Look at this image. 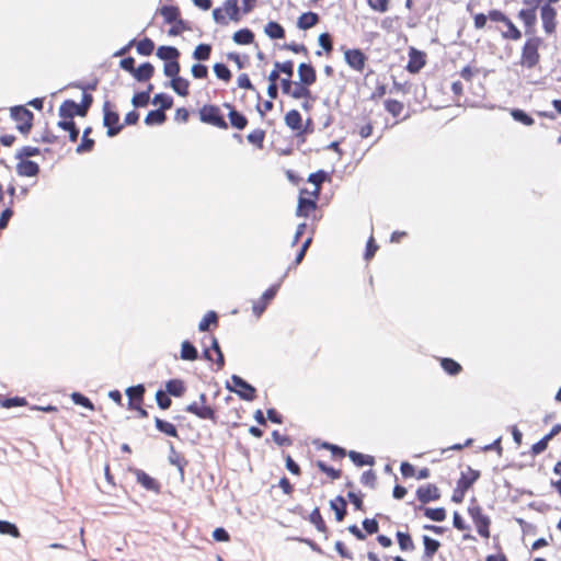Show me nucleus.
Returning a JSON list of instances; mask_svg holds the SVG:
<instances>
[{"mask_svg":"<svg viewBox=\"0 0 561 561\" xmlns=\"http://www.w3.org/2000/svg\"><path fill=\"white\" fill-rule=\"evenodd\" d=\"M231 381L234 386V388H228L232 391H234L241 399L247 401H253L256 398V390L253 386L248 383L245 380H243L241 377L233 375L231 377Z\"/></svg>","mask_w":561,"mask_h":561,"instance_id":"4468645a","label":"nucleus"},{"mask_svg":"<svg viewBox=\"0 0 561 561\" xmlns=\"http://www.w3.org/2000/svg\"><path fill=\"white\" fill-rule=\"evenodd\" d=\"M10 116L15 122L16 129L27 135L33 126L34 115L25 105H16L10 108Z\"/></svg>","mask_w":561,"mask_h":561,"instance_id":"20e7f679","label":"nucleus"},{"mask_svg":"<svg viewBox=\"0 0 561 561\" xmlns=\"http://www.w3.org/2000/svg\"><path fill=\"white\" fill-rule=\"evenodd\" d=\"M317 202L314 201V196L312 198H305L299 197L298 198V205L296 209V215L298 217H310L316 210H317Z\"/></svg>","mask_w":561,"mask_h":561,"instance_id":"5701e85b","label":"nucleus"},{"mask_svg":"<svg viewBox=\"0 0 561 561\" xmlns=\"http://www.w3.org/2000/svg\"><path fill=\"white\" fill-rule=\"evenodd\" d=\"M424 515L434 520V522H443L446 519V510L444 507H425L424 508Z\"/></svg>","mask_w":561,"mask_h":561,"instance_id":"09e8293b","label":"nucleus"},{"mask_svg":"<svg viewBox=\"0 0 561 561\" xmlns=\"http://www.w3.org/2000/svg\"><path fill=\"white\" fill-rule=\"evenodd\" d=\"M480 476L481 473L479 470L467 467V469L461 472L460 478L457 480V485L468 491L480 478Z\"/></svg>","mask_w":561,"mask_h":561,"instance_id":"b1692460","label":"nucleus"},{"mask_svg":"<svg viewBox=\"0 0 561 561\" xmlns=\"http://www.w3.org/2000/svg\"><path fill=\"white\" fill-rule=\"evenodd\" d=\"M136 48L139 55L150 56L153 53L154 44L150 38L145 37L137 43Z\"/></svg>","mask_w":561,"mask_h":561,"instance_id":"8fccbe9b","label":"nucleus"},{"mask_svg":"<svg viewBox=\"0 0 561 561\" xmlns=\"http://www.w3.org/2000/svg\"><path fill=\"white\" fill-rule=\"evenodd\" d=\"M222 107L228 111L229 126L237 130H243L248 126V118L236 106L229 102H225Z\"/></svg>","mask_w":561,"mask_h":561,"instance_id":"2eb2a0df","label":"nucleus"},{"mask_svg":"<svg viewBox=\"0 0 561 561\" xmlns=\"http://www.w3.org/2000/svg\"><path fill=\"white\" fill-rule=\"evenodd\" d=\"M92 133V127H87L83 130V135L81 138V142L77 147L76 151L78 153H85L90 152L94 148V140L90 138V134Z\"/></svg>","mask_w":561,"mask_h":561,"instance_id":"473e14b6","label":"nucleus"},{"mask_svg":"<svg viewBox=\"0 0 561 561\" xmlns=\"http://www.w3.org/2000/svg\"><path fill=\"white\" fill-rule=\"evenodd\" d=\"M489 19L492 22H501L505 25L506 30L501 32V35L504 39L519 41L522 38V32L516 27L512 20L507 15H505L501 10H490Z\"/></svg>","mask_w":561,"mask_h":561,"instance_id":"423d86ee","label":"nucleus"},{"mask_svg":"<svg viewBox=\"0 0 561 561\" xmlns=\"http://www.w3.org/2000/svg\"><path fill=\"white\" fill-rule=\"evenodd\" d=\"M233 41L239 45H249L254 41V34L249 28H242L233 34Z\"/></svg>","mask_w":561,"mask_h":561,"instance_id":"79ce46f5","label":"nucleus"},{"mask_svg":"<svg viewBox=\"0 0 561 561\" xmlns=\"http://www.w3.org/2000/svg\"><path fill=\"white\" fill-rule=\"evenodd\" d=\"M439 362H440L442 368L448 375L456 376V375L460 374L462 370L461 365L453 358L443 357V358H440Z\"/></svg>","mask_w":561,"mask_h":561,"instance_id":"4c0bfd02","label":"nucleus"},{"mask_svg":"<svg viewBox=\"0 0 561 561\" xmlns=\"http://www.w3.org/2000/svg\"><path fill=\"white\" fill-rule=\"evenodd\" d=\"M319 15L314 12L302 13L297 21V26L300 30H309L319 23Z\"/></svg>","mask_w":561,"mask_h":561,"instance_id":"c756f323","label":"nucleus"},{"mask_svg":"<svg viewBox=\"0 0 561 561\" xmlns=\"http://www.w3.org/2000/svg\"><path fill=\"white\" fill-rule=\"evenodd\" d=\"M103 125L107 128L108 137L118 135L124 127V124L119 122V114L108 101L103 104Z\"/></svg>","mask_w":561,"mask_h":561,"instance_id":"6e6552de","label":"nucleus"},{"mask_svg":"<svg viewBox=\"0 0 561 561\" xmlns=\"http://www.w3.org/2000/svg\"><path fill=\"white\" fill-rule=\"evenodd\" d=\"M0 534L10 535L14 538H19L21 536L19 528L7 520H0Z\"/></svg>","mask_w":561,"mask_h":561,"instance_id":"864d4df0","label":"nucleus"},{"mask_svg":"<svg viewBox=\"0 0 561 561\" xmlns=\"http://www.w3.org/2000/svg\"><path fill=\"white\" fill-rule=\"evenodd\" d=\"M16 172L21 176H35L39 172V167L31 160H20L16 164Z\"/></svg>","mask_w":561,"mask_h":561,"instance_id":"393cba45","label":"nucleus"},{"mask_svg":"<svg viewBox=\"0 0 561 561\" xmlns=\"http://www.w3.org/2000/svg\"><path fill=\"white\" fill-rule=\"evenodd\" d=\"M71 399L76 404L84 407L91 411L94 410V404L92 403V401L88 397H85L79 392H73L71 394Z\"/></svg>","mask_w":561,"mask_h":561,"instance_id":"69168bd1","label":"nucleus"},{"mask_svg":"<svg viewBox=\"0 0 561 561\" xmlns=\"http://www.w3.org/2000/svg\"><path fill=\"white\" fill-rule=\"evenodd\" d=\"M294 100L302 101V108L309 111L316 98L312 95L310 87L300 81H295L291 85L290 92L287 94Z\"/></svg>","mask_w":561,"mask_h":561,"instance_id":"f8f14e48","label":"nucleus"},{"mask_svg":"<svg viewBox=\"0 0 561 561\" xmlns=\"http://www.w3.org/2000/svg\"><path fill=\"white\" fill-rule=\"evenodd\" d=\"M167 119V116H165V113L162 112V110H153V111H150L146 118H145V123L147 125H160L162 123H164Z\"/></svg>","mask_w":561,"mask_h":561,"instance_id":"de8ad7c7","label":"nucleus"},{"mask_svg":"<svg viewBox=\"0 0 561 561\" xmlns=\"http://www.w3.org/2000/svg\"><path fill=\"white\" fill-rule=\"evenodd\" d=\"M198 115L201 122L204 124L219 129H228L229 127L218 105L205 104L199 108Z\"/></svg>","mask_w":561,"mask_h":561,"instance_id":"f03ea898","label":"nucleus"},{"mask_svg":"<svg viewBox=\"0 0 561 561\" xmlns=\"http://www.w3.org/2000/svg\"><path fill=\"white\" fill-rule=\"evenodd\" d=\"M468 514L471 517L478 534L482 538L489 539L491 536V518L486 514H484L483 508L478 504L470 505L468 507Z\"/></svg>","mask_w":561,"mask_h":561,"instance_id":"39448f33","label":"nucleus"},{"mask_svg":"<svg viewBox=\"0 0 561 561\" xmlns=\"http://www.w3.org/2000/svg\"><path fill=\"white\" fill-rule=\"evenodd\" d=\"M217 327L218 325V317L215 311H208L204 318L201 320L198 324V330L202 332L208 331L210 327Z\"/></svg>","mask_w":561,"mask_h":561,"instance_id":"a18cd8bd","label":"nucleus"},{"mask_svg":"<svg viewBox=\"0 0 561 561\" xmlns=\"http://www.w3.org/2000/svg\"><path fill=\"white\" fill-rule=\"evenodd\" d=\"M416 497L422 504H427L428 502L439 500L440 491L435 484L427 483L417 488Z\"/></svg>","mask_w":561,"mask_h":561,"instance_id":"a211bd4d","label":"nucleus"},{"mask_svg":"<svg viewBox=\"0 0 561 561\" xmlns=\"http://www.w3.org/2000/svg\"><path fill=\"white\" fill-rule=\"evenodd\" d=\"M317 467L323 473H325L331 480H337L342 477V471L328 466L325 462L318 460Z\"/></svg>","mask_w":561,"mask_h":561,"instance_id":"3c124183","label":"nucleus"},{"mask_svg":"<svg viewBox=\"0 0 561 561\" xmlns=\"http://www.w3.org/2000/svg\"><path fill=\"white\" fill-rule=\"evenodd\" d=\"M152 102L153 104H159V110H162V112L171 108L173 104L172 98L163 93L156 94Z\"/></svg>","mask_w":561,"mask_h":561,"instance_id":"6e6d98bb","label":"nucleus"},{"mask_svg":"<svg viewBox=\"0 0 561 561\" xmlns=\"http://www.w3.org/2000/svg\"><path fill=\"white\" fill-rule=\"evenodd\" d=\"M265 135L266 134L264 129L256 128L247 135V140L257 149H263Z\"/></svg>","mask_w":561,"mask_h":561,"instance_id":"a19ab883","label":"nucleus"},{"mask_svg":"<svg viewBox=\"0 0 561 561\" xmlns=\"http://www.w3.org/2000/svg\"><path fill=\"white\" fill-rule=\"evenodd\" d=\"M171 87L181 96H186L190 93L188 80L180 76L171 80Z\"/></svg>","mask_w":561,"mask_h":561,"instance_id":"e433bc0d","label":"nucleus"},{"mask_svg":"<svg viewBox=\"0 0 561 561\" xmlns=\"http://www.w3.org/2000/svg\"><path fill=\"white\" fill-rule=\"evenodd\" d=\"M368 7L378 13H386L390 8V0H366Z\"/></svg>","mask_w":561,"mask_h":561,"instance_id":"5fc2aeb1","label":"nucleus"},{"mask_svg":"<svg viewBox=\"0 0 561 561\" xmlns=\"http://www.w3.org/2000/svg\"><path fill=\"white\" fill-rule=\"evenodd\" d=\"M539 39L538 38H529L525 42L522 55H520V65L527 68L535 67L539 61Z\"/></svg>","mask_w":561,"mask_h":561,"instance_id":"9d476101","label":"nucleus"},{"mask_svg":"<svg viewBox=\"0 0 561 561\" xmlns=\"http://www.w3.org/2000/svg\"><path fill=\"white\" fill-rule=\"evenodd\" d=\"M157 56L160 59L169 62V61L178 60V58L180 56V51L178 50V48H175L173 46H160L157 49Z\"/></svg>","mask_w":561,"mask_h":561,"instance_id":"c9c22d12","label":"nucleus"},{"mask_svg":"<svg viewBox=\"0 0 561 561\" xmlns=\"http://www.w3.org/2000/svg\"><path fill=\"white\" fill-rule=\"evenodd\" d=\"M214 72L216 77L225 82H229L231 80V71L225 64L217 62L214 65Z\"/></svg>","mask_w":561,"mask_h":561,"instance_id":"603ef678","label":"nucleus"},{"mask_svg":"<svg viewBox=\"0 0 561 561\" xmlns=\"http://www.w3.org/2000/svg\"><path fill=\"white\" fill-rule=\"evenodd\" d=\"M191 72L195 79H206L208 77V68L202 64L193 65Z\"/></svg>","mask_w":561,"mask_h":561,"instance_id":"774afa93","label":"nucleus"},{"mask_svg":"<svg viewBox=\"0 0 561 561\" xmlns=\"http://www.w3.org/2000/svg\"><path fill=\"white\" fill-rule=\"evenodd\" d=\"M264 32L272 39H280L285 37L284 27L274 21H271L265 25Z\"/></svg>","mask_w":561,"mask_h":561,"instance_id":"f704fd0d","label":"nucleus"},{"mask_svg":"<svg viewBox=\"0 0 561 561\" xmlns=\"http://www.w3.org/2000/svg\"><path fill=\"white\" fill-rule=\"evenodd\" d=\"M211 46L209 44H199L193 51V58L199 61L208 60L211 55Z\"/></svg>","mask_w":561,"mask_h":561,"instance_id":"49530a36","label":"nucleus"},{"mask_svg":"<svg viewBox=\"0 0 561 561\" xmlns=\"http://www.w3.org/2000/svg\"><path fill=\"white\" fill-rule=\"evenodd\" d=\"M154 425L159 432L165 434L167 436L175 437V438L179 437L178 430H176L175 425L172 424L171 422L164 421L160 417H156Z\"/></svg>","mask_w":561,"mask_h":561,"instance_id":"2f4dec72","label":"nucleus"},{"mask_svg":"<svg viewBox=\"0 0 561 561\" xmlns=\"http://www.w3.org/2000/svg\"><path fill=\"white\" fill-rule=\"evenodd\" d=\"M145 392L146 389L144 385H137L126 389L129 410H131L133 408H139V405H144Z\"/></svg>","mask_w":561,"mask_h":561,"instance_id":"6ab92c4d","label":"nucleus"},{"mask_svg":"<svg viewBox=\"0 0 561 561\" xmlns=\"http://www.w3.org/2000/svg\"><path fill=\"white\" fill-rule=\"evenodd\" d=\"M149 91H141L133 96L131 103L136 107H144L149 103Z\"/></svg>","mask_w":561,"mask_h":561,"instance_id":"338daca9","label":"nucleus"},{"mask_svg":"<svg viewBox=\"0 0 561 561\" xmlns=\"http://www.w3.org/2000/svg\"><path fill=\"white\" fill-rule=\"evenodd\" d=\"M211 352H215L217 356L215 362L218 366V369H221L225 365V358L216 337H213L211 347L209 350H205L204 357L208 360H214Z\"/></svg>","mask_w":561,"mask_h":561,"instance_id":"c85d7f7f","label":"nucleus"},{"mask_svg":"<svg viewBox=\"0 0 561 561\" xmlns=\"http://www.w3.org/2000/svg\"><path fill=\"white\" fill-rule=\"evenodd\" d=\"M76 115L83 117L87 115V113H82L81 105L76 103L75 101H64L59 107L60 118H73Z\"/></svg>","mask_w":561,"mask_h":561,"instance_id":"aec40b11","label":"nucleus"},{"mask_svg":"<svg viewBox=\"0 0 561 561\" xmlns=\"http://www.w3.org/2000/svg\"><path fill=\"white\" fill-rule=\"evenodd\" d=\"M181 70L180 62L178 60L169 61L164 64L163 72L171 79L179 76Z\"/></svg>","mask_w":561,"mask_h":561,"instance_id":"052dcab7","label":"nucleus"},{"mask_svg":"<svg viewBox=\"0 0 561 561\" xmlns=\"http://www.w3.org/2000/svg\"><path fill=\"white\" fill-rule=\"evenodd\" d=\"M274 67L278 69L279 73H284L287 78H293L294 75V62L286 60L284 62L276 61Z\"/></svg>","mask_w":561,"mask_h":561,"instance_id":"680f3d73","label":"nucleus"},{"mask_svg":"<svg viewBox=\"0 0 561 561\" xmlns=\"http://www.w3.org/2000/svg\"><path fill=\"white\" fill-rule=\"evenodd\" d=\"M327 179V173L323 170L311 173L308 176V182L313 185V187L319 188L321 191V185Z\"/></svg>","mask_w":561,"mask_h":561,"instance_id":"bf43d9fd","label":"nucleus"},{"mask_svg":"<svg viewBox=\"0 0 561 561\" xmlns=\"http://www.w3.org/2000/svg\"><path fill=\"white\" fill-rule=\"evenodd\" d=\"M345 62L357 72H363L368 57L359 48H348L344 51Z\"/></svg>","mask_w":561,"mask_h":561,"instance_id":"ddd939ff","label":"nucleus"},{"mask_svg":"<svg viewBox=\"0 0 561 561\" xmlns=\"http://www.w3.org/2000/svg\"><path fill=\"white\" fill-rule=\"evenodd\" d=\"M154 73V67L150 62H144L138 68H135L133 72L134 78L137 81H148Z\"/></svg>","mask_w":561,"mask_h":561,"instance_id":"7c9ffc66","label":"nucleus"},{"mask_svg":"<svg viewBox=\"0 0 561 561\" xmlns=\"http://www.w3.org/2000/svg\"><path fill=\"white\" fill-rule=\"evenodd\" d=\"M39 149L37 147H32V146H25V147H22L15 154V158L18 160H27V158L30 157H34V156H38L39 154Z\"/></svg>","mask_w":561,"mask_h":561,"instance_id":"4d7b16f0","label":"nucleus"},{"mask_svg":"<svg viewBox=\"0 0 561 561\" xmlns=\"http://www.w3.org/2000/svg\"><path fill=\"white\" fill-rule=\"evenodd\" d=\"M396 538L401 551L412 552L415 550V543L408 531L398 530L396 533Z\"/></svg>","mask_w":561,"mask_h":561,"instance_id":"cd10ccee","label":"nucleus"},{"mask_svg":"<svg viewBox=\"0 0 561 561\" xmlns=\"http://www.w3.org/2000/svg\"><path fill=\"white\" fill-rule=\"evenodd\" d=\"M426 64V55L425 53L410 47L409 49V61L405 69L410 73H417Z\"/></svg>","mask_w":561,"mask_h":561,"instance_id":"f3484780","label":"nucleus"},{"mask_svg":"<svg viewBox=\"0 0 561 561\" xmlns=\"http://www.w3.org/2000/svg\"><path fill=\"white\" fill-rule=\"evenodd\" d=\"M383 105L385 110L394 118L400 117L404 111V104L394 99L386 100Z\"/></svg>","mask_w":561,"mask_h":561,"instance_id":"72a5a7b5","label":"nucleus"},{"mask_svg":"<svg viewBox=\"0 0 561 561\" xmlns=\"http://www.w3.org/2000/svg\"><path fill=\"white\" fill-rule=\"evenodd\" d=\"M321 447L323 449L330 450L331 451V456L334 459H342V458H344L346 456L345 449L340 447V446H336V445H333V444H330V443H323L321 445Z\"/></svg>","mask_w":561,"mask_h":561,"instance_id":"e2e57ef3","label":"nucleus"},{"mask_svg":"<svg viewBox=\"0 0 561 561\" xmlns=\"http://www.w3.org/2000/svg\"><path fill=\"white\" fill-rule=\"evenodd\" d=\"M299 81L308 87L313 85L317 82V72L311 64L301 62L298 66Z\"/></svg>","mask_w":561,"mask_h":561,"instance_id":"4be33fe9","label":"nucleus"},{"mask_svg":"<svg viewBox=\"0 0 561 561\" xmlns=\"http://www.w3.org/2000/svg\"><path fill=\"white\" fill-rule=\"evenodd\" d=\"M213 18L216 23L226 25L228 20L239 22L241 20L240 8L238 7V0H226L222 7L216 8L213 11Z\"/></svg>","mask_w":561,"mask_h":561,"instance_id":"7ed1b4c3","label":"nucleus"},{"mask_svg":"<svg viewBox=\"0 0 561 561\" xmlns=\"http://www.w3.org/2000/svg\"><path fill=\"white\" fill-rule=\"evenodd\" d=\"M422 541L424 546L422 561H434V556L438 552L442 543L427 535L422 537Z\"/></svg>","mask_w":561,"mask_h":561,"instance_id":"412c9836","label":"nucleus"},{"mask_svg":"<svg viewBox=\"0 0 561 561\" xmlns=\"http://www.w3.org/2000/svg\"><path fill=\"white\" fill-rule=\"evenodd\" d=\"M523 3L526 8L518 12V18L523 21L527 32L533 31L537 24V10L541 0H523Z\"/></svg>","mask_w":561,"mask_h":561,"instance_id":"9b49d317","label":"nucleus"},{"mask_svg":"<svg viewBox=\"0 0 561 561\" xmlns=\"http://www.w3.org/2000/svg\"><path fill=\"white\" fill-rule=\"evenodd\" d=\"M237 84L239 88L250 90V91L254 92L257 96H260L259 91L252 84V82L247 73L239 75V77L237 79Z\"/></svg>","mask_w":561,"mask_h":561,"instance_id":"13d9d810","label":"nucleus"},{"mask_svg":"<svg viewBox=\"0 0 561 561\" xmlns=\"http://www.w3.org/2000/svg\"><path fill=\"white\" fill-rule=\"evenodd\" d=\"M330 507L335 513L336 522H342L347 514V503L341 495L330 501Z\"/></svg>","mask_w":561,"mask_h":561,"instance_id":"bb28decb","label":"nucleus"},{"mask_svg":"<svg viewBox=\"0 0 561 561\" xmlns=\"http://www.w3.org/2000/svg\"><path fill=\"white\" fill-rule=\"evenodd\" d=\"M347 456L350 457V459L357 466V467H363V466H366V465H374L375 460H374V457L373 456H369V455H364V454H360V453H357V451H354V450H351Z\"/></svg>","mask_w":561,"mask_h":561,"instance_id":"37998d69","label":"nucleus"},{"mask_svg":"<svg viewBox=\"0 0 561 561\" xmlns=\"http://www.w3.org/2000/svg\"><path fill=\"white\" fill-rule=\"evenodd\" d=\"M160 14L162 15L165 23H176L181 25L183 22L180 19L181 12L180 9L175 5H164L160 9Z\"/></svg>","mask_w":561,"mask_h":561,"instance_id":"a878e982","label":"nucleus"},{"mask_svg":"<svg viewBox=\"0 0 561 561\" xmlns=\"http://www.w3.org/2000/svg\"><path fill=\"white\" fill-rule=\"evenodd\" d=\"M198 353L196 347L188 341L182 342L181 345V358L184 360H196Z\"/></svg>","mask_w":561,"mask_h":561,"instance_id":"c03bdc74","label":"nucleus"},{"mask_svg":"<svg viewBox=\"0 0 561 561\" xmlns=\"http://www.w3.org/2000/svg\"><path fill=\"white\" fill-rule=\"evenodd\" d=\"M285 125L295 133L296 137H305L313 133V123L308 118L304 123L302 116L297 110H289L284 116Z\"/></svg>","mask_w":561,"mask_h":561,"instance_id":"f257e3e1","label":"nucleus"},{"mask_svg":"<svg viewBox=\"0 0 561 561\" xmlns=\"http://www.w3.org/2000/svg\"><path fill=\"white\" fill-rule=\"evenodd\" d=\"M207 397L205 393H201L199 396V402H192L185 407V411L195 415L196 417L201 420H209L214 424L218 422V416L211 407L206 404Z\"/></svg>","mask_w":561,"mask_h":561,"instance_id":"0eeeda50","label":"nucleus"},{"mask_svg":"<svg viewBox=\"0 0 561 561\" xmlns=\"http://www.w3.org/2000/svg\"><path fill=\"white\" fill-rule=\"evenodd\" d=\"M165 391L174 397H182L185 392V385L181 379H171L165 383Z\"/></svg>","mask_w":561,"mask_h":561,"instance_id":"ea45409f","label":"nucleus"},{"mask_svg":"<svg viewBox=\"0 0 561 561\" xmlns=\"http://www.w3.org/2000/svg\"><path fill=\"white\" fill-rule=\"evenodd\" d=\"M309 522L314 525L318 531L322 534L328 533V526L321 515L319 507H316L311 511L309 515Z\"/></svg>","mask_w":561,"mask_h":561,"instance_id":"58836bf2","label":"nucleus"},{"mask_svg":"<svg viewBox=\"0 0 561 561\" xmlns=\"http://www.w3.org/2000/svg\"><path fill=\"white\" fill-rule=\"evenodd\" d=\"M156 401L158 407L162 410L169 409L172 403L170 397L168 396V392L163 390H158L156 392Z\"/></svg>","mask_w":561,"mask_h":561,"instance_id":"0e129e2a","label":"nucleus"},{"mask_svg":"<svg viewBox=\"0 0 561 561\" xmlns=\"http://www.w3.org/2000/svg\"><path fill=\"white\" fill-rule=\"evenodd\" d=\"M559 0H541L540 16L543 30L547 34L556 32L557 28V10L552 7Z\"/></svg>","mask_w":561,"mask_h":561,"instance_id":"1a4fd4ad","label":"nucleus"},{"mask_svg":"<svg viewBox=\"0 0 561 561\" xmlns=\"http://www.w3.org/2000/svg\"><path fill=\"white\" fill-rule=\"evenodd\" d=\"M129 471L135 476L136 481L147 491L159 493L161 485L158 480L150 477L141 469L129 468Z\"/></svg>","mask_w":561,"mask_h":561,"instance_id":"dca6fc26","label":"nucleus"}]
</instances>
